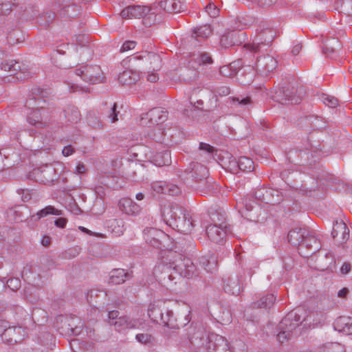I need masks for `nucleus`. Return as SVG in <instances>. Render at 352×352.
Masks as SVG:
<instances>
[{
  "label": "nucleus",
  "instance_id": "obj_1",
  "mask_svg": "<svg viewBox=\"0 0 352 352\" xmlns=\"http://www.w3.org/2000/svg\"><path fill=\"white\" fill-rule=\"evenodd\" d=\"M167 259L168 265L166 267L162 277L165 284L168 282L176 284L182 277L190 278L197 275L196 267L190 258L175 252H169Z\"/></svg>",
  "mask_w": 352,
  "mask_h": 352
},
{
  "label": "nucleus",
  "instance_id": "obj_2",
  "mask_svg": "<svg viewBox=\"0 0 352 352\" xmlns=\"http://www.w3.org/2000/svg\"><path fill=\"white\" fill-rule=\"evenodd\" d=\"M162 215L168 226L181 233H190L195 226L194 220L190 214L185 208L177 204L165 206Z\"/></svg>",
  "mask_w": 352,
  "mask_h": 352
},
{
  "label": "nucleus",
  "instance_id": "obj_3",
  "mask_svg": "<svg viewBox=\"0 0 352 352\" xmlns=\"http://www.w3.org/2000/svg\"><path fill=\"white\" fill-rule=\"evenodd\" d=\"M300 312V309L293 310L282 319L278 325L279 332L276 335L277 340L280 343L289 340L293 336L300 335V330L298 328L300 324L303 321H311V315L307 316L301 321Z\"/></svg>",
  "mask_w": 352,
  "mask_h": 352
},
{
  "label": "nucleus",
  "instance_id": "obj_4",
  "mask_svg": "<svg viewBox=\"0 0 352 352\" xmlns=\"http://www.w3.org/2000/svg\"><path fill=\"white\" fill-rule=\"evenodd\" d=\"M46 94V91H43L38 87L33 88L31 96L25 102V107L30 111V112L26 113L28 122L36 127L44 126L42 122L41 110L44 108L43 104L45 102V100L42 99L45 97Z\"/></svg>",
  "mask_w": 352,
  "mask_h": 352
},
{
  "label": "nucleus",
  "instance_id": "obj_5",
  "mask_svg": "<svg viewBox=\"0 0 352 352\" xmlns=\"http://www.w3.org/2000/svg\"><path fill=\"white\" fill-rule=\"evenodd\" d=\"M33 74L28 67H21V63L15 60L1 58V82L23 80L30 78Z\"/></svg>",
  "mask_w": 352,
  "mask_h": 352
},
{
  "label": "nucleus",
  "instance_id": "obj_6",
  "mask_svg": "<svg viewBox=\"0 0 352 352\" xmlns=\"http://www.w3.org/2000/svg\"><path fill=\"white\" fill-rule=\"evenodd\" d=\"M123 19H132L142 18L145 26L150 27L156 22V14L151 8L144 5H131L120 12Z\"/></svg>",
  "mask_w": 352,
  "mask_h": 352
},
{
  "label": "nucleus",
  "instance_id": "obj_7",
  "mask_svg": "<svg viewBox=\"0 0 352 352\" xmlns=\"http://www.w3.org/2000/svg\"><path fill=\"white\" fill-rule=\"evenodd\" d=\"M305 91L302 87H296L292 85L282 87L275 91L272 98L274 101L283 104H294L299 103L303 96Z\"/></svg>",
  "mask_w": 352,
  "mask_h": 352
},
{
  "label": "nucleus",
  "instance_id": "obj_8",
  "mask_svg": "<svg viewBox=\"0 0 352 352\" xmlns=\"http://www.w3.org/2000/svg\"><path fill=\"white\" fill-rule=\"evenodd\" d=\"M208 176V170L207 168L198 162H191L184 171L179 175L184 182L188 184L192 185V182H197L198 184H201Z\"/></svg>",
  "mask_w": 352,
  "mask_h": 352
},
{
  "label": "nucleus",
  "instance_id": "obj_9",
  "mask_svg": "<svg viewBox=\"0 0 352 352\" xmlns=\"http://www.w3.org/2000/svg\"><path fill=\"white\" fill-rule=\"evenodd\" d=\"M138 60L142 61L140 67L146 69L147 72L157 71L162 67L160 56L153 52H144L142 55L133 56L129 58V61L131 65H134Z\"/></svg>",
  "mask_w": 352,
  "mask_h": 352
},
{
  "label": "nucleus",
  "instance_id": "obj_10",
  "mask_svg": "<svg viewBox=\"0 0 352 352\" xmlns=\"http://www.w3.org/2000/svg\"><path fill=\"white\" fill-rule=\"evenodd\" d=\"M276 36V31L267 28L259 32L254 38L252 44L250 45V50L254 53L261 52L271 45Z\"/></svg>",
  "mask_w": 352,
  "mask_h": 352
},
{
  "label": "nucleus",
  "instance_id": "obj_11",
  "mask_svg": "<svg viewBox=\"0 0 352 352\" xmlns=\"http://www.w3.org/2000/svg\"><path fill=\"white\" fill-rule=\"evenodd\" d=\"M76 74L90 84L103 82V73L98 65H84L76 69Z\"/></svg>",
  "mask_w": 352,
  "mask_h": 352
},
{
  "label": "nucleus",
  "instance_id": "obj_12",
  "mask_svg": "<svg viewBox=\"0 0 352 352\" xmlns=\"http://www.w3.org/2000/svg\"><path fill=\"white\" fill-rule=\"evenodd\" d=\"M277 63V60L270 55L258 56L253 67L258 74L268 76L276 69Z\"/></svg>",
  "mask_w": 352,
  "mask_h": 352
},
{
  "label": "nucleus",
  "instance_id": "obj_13",
  "mask_svg": "<svg viewBox=\"0 0 352 352\" xmlns=\"http://www.w3.org/2000/svg\"><path fill=\"white\" fill-rule=\"evenodd\" d=\"M168 118V112L162 108H153L144 114L141 118V124L148 127L164 122Z\"/></svg>",
  "mask_w": 352,
  "mask_h": 352
},
{
  "label": "nucleus",
  "instance_id": "obj_14",
  "mask_svg": "<svg viewBox=\"0 0 352 352\" xmlns=\"http://www.w3.org/2000/svg\"><path fill=\"white\" fill-rule=\"evenodd\" d=\"M34 175L41 183L52 184L58 177L55 168L52 164H45L34 170Z\"/></svg>",
  "mask_w": 352,
  "mask_h": 352
},
{
  "label": "nucleus",
  "instance_id": "obj_15",
  "mask_svg": "<svg viewBox=\"0 0 352 352\" xmlns=\"http://www.w3.org/2000/svg\"><path fill=\"white\" fill-rule=\"evenodd\" d=\"M2 329H3V332L1 333V340L8 344L16 343L22 339L19 336L23 331L21 327H10L8 321L1 320Z\"/></svg>",
  "mask_w": 352,
  "mask_h": 352
},
{
  "label": "nucleus",
  "instance_id": "obj_16",
  "mask_svg": "<svg viewBox=\"0 0 352 352\" xmlns=\"http://www.w3.org/2000/svg\"><path fill=\"white\" fill-rule=\"evenodd\" d=\"M321 248L319 240L309 232V235L305 237L298 252L304 257H308L318 252Z\"/></svg>",
  "mask_w": 352,
  "mask_h": 352
},
{
  "label": "nucleus",
  "instance_id": "obj_17",
  "mask_svg": "<svg viewBox=\"0 0 352 352\" xmlns=\"http://www.w3.org/2000/svg\"><path fill=\"white\" fill-rule=\"evenodd\" d=\"M254 197L256 199L272 204H276L282 200L280 192L273 188L257 189L254 192Z\"/></svg>",
  "mask_w": 352,
  "mask_h": 352
},
{
  "label": "nucleus",
  "instance_id": "obj_18",
  "mask_svg": "<svg viewBox=\"0 0 352 352\" xmlns=\"http://www.w3.org/2000/svg\"><path fill=\"white\" fill-rule=\"evenodd\" d=\"M223 289L226 293L239 295L243 288L242 276L235 274L223 278Z\"/></svg>",
  "mask_w": 352,
  "mask_h": 352
},
{
  "label": "nucleus",
  "instance_id": "obj_19",
  "mask_svg": "<svg viewBox=\"0 0 352 352\" xmlns=\"http://www.w3.org/2000/svg\"><path fill=\"white\" fill-rule=\"evenodd\" d=\"M206 232L211 241L220 243L224 241L226 236L230 232V228L217 226V225H209L206 227Z\"/></svg>",
  "mask_w": 352,
  "mask_h": 352
},
{
  "label": "nucleus",
  "instance_id": "obj_20",
  "mask_svg": "<svg viewBox=\"0 0 352 352\" xmlns=\"http://www.w3.org/2000/svg\"><path fill=\"white\" fill-rule=\"evenodd\" d=\"M144 235L146 242L155 248H161L162 241L166 238L163 231L153 228L145 229Z\"/></svg>",
  "mask_w": 352,
  "mask_h": 352
},
{
  "label": "nucleus",
  "instance_id": "obj_21",
  "mask_svg": "<svg viewBox=\"0 0 352 352\" xmlns=\"http://www.w3.org/2000/svg\"><path fill=\"white\" fill-rule=\"evenodd\" d=\"M119 209L128 215H138L141 210V206L136 204L133 199L124 197L122 198L118 203Z\"/></svg>",
  "mask_w": 352,
  "mask_h": 352
},
{
  "label": "nucleus",
  "instance_id": "obj_22",
  "mask_svg": "<svg viewBox=\"0 0 352 352\" xmlns=\"http://www.w3.org/2000/svg\"><path fill=\"white\" fill-rule=\"evenodd\" d=\"M309 235V231L305 228H296L289 231L288 241L293 245L301 247L305 237Z\"/></svg>",
  "mask_w": 352,
  "mask_h": 352
},
{
  "label": "nucleus",
  "instance_id": "obj_23",
  "mask_svg": "<svg viewBox=\"0 0 352 352\" xmlns=\"http://www.w3.org/2000/svg\"><path fill=\"white\" fill-rule=\"evenodd\" d=\"M141 322L138 320L133 319L129 316H120L114 323L115 329L121 331L126 329H138Z\"/></svg>",
  "mask_w": 352,
  "mask_h": 352
},
{
  "label": "nucleus",
  "instance_id": "obj_24",
  "mask_svg": "<svg viewBox=\"0 0 352 352\" xmlns=\"http://www.w3.org/2000/svg\"><path fill=\"white\" fill-rule=\"evenodd\" d=\"M341 234V240L339 243H345L349 238V229L343 221H335L333 225L331 236L333 239Z\"/></svg>",
  "mask_w": 352,
  "mask_h": 352
},
{
  "label": "nucleus",
  "instance_id": "obj_25",
  "mask_svg": "<svg viewBox=\"0 0 352 352\" xmlns=\"http://www.w3.org/2000/svg\"><path fill=\"white\" fill-rule=\"evenodd\" d=\"M131 277V273L124 269H113L109 272V283L113 285H119L124 283Z\"/></svg>",
  "mask_w": 352,
  "mask_h": 352
},
{
  "label": "nucleus",
  "instance_id": "obj_26",
  "mask_svg": "<svg viewBox=\"0 0 352 352\" xmlns=\"http://www.w3.org/2000/svg\"><path fill=\"white\" fill-rule=\"evenodd\" d=\"M160 7L169 13L180 12L186 10V5L181 0H164L160 3Z\"/></svg>",
  "mask_w": 352,
  "mask_h": 352
},
{
  "label": "nucleus",
  "instance_id": "obj_27",
  "mask_svg": "<svg viewBox=\"0 0 352 352\" xmlns=\"http://www.w3.org/2000/svg\"><path fill=\"white\" fill-rule=\"evenodd\" d=\"M27 207L24 206H17L10 208L6 212V217L10 222H19L25 221L27 217H24L25 211H27Z\"/></svg>",
  "mask_w": 352,
  "mask_h": 352
},
{
  "label": "nucleus",
  "instance_id": "obj_28",
  "mask_svg": "<svg viewBox=\"0 0 352 352\" xmlns=\"http://www.w3.org/2000/svg\"><path fill=\"white\" fill-rule=\"evenodd\" d=\"M214 336L208 337L202 329H199L191 334L190 342L192 344L198 347L203 346L207 340H209V344H213L212 338H214ZM209 349H210V345H209Z\"/></svg>",
  "mask_w": 352,
  "mask_h": 352
},
{
  "label": "nucleus",
  "instance_id": "obj_29",
  "mask_svg": "<svg viewBox=\"0 0 352 352\" xmlns=\"http://www.w3.org/2000/svg\"><path fill=\"white\" fill-rule=\"evenodd\" d=\"M120 111H117V104L116 102H105L103 104L102 109V115L104 118L109 120L111 123H114L118 120V115Z\"/></svg>",
  "mask_w": 352,
  "mask_h": 352
},
{
  "label": "nucleus",
  "instance_id": "obj_30",
  "mask_svg": "<svg viewBox=\"0 0 352 352\" xmlns=\"http://www.w3.org/2000/svg\"><path fill=\"white\" fill-rule=\"evenodd\" d=\"M336 330L346 335L352 334V318L341 316L334 322Z\"/></svg>",
  "mask_w": 352,
  "mask_h": 352
},
{
  "label": "nucleus",
  "instance_id": "obj_31",
  "mask_svg": "<svg viewBox=\"0 0 352 352\" xmlns=\"http://www.w3.org/2000/svg\"><path fill=\"white\" fill-rule=\"evenodd\" d=\"M158 133L162 135L163 138L157 141H160L166 144L177 143V137L180 134L178 130L174 127H168L162 131L158 129Z\"/></svg>",
  "mask_w": 352,
  "mask_h": 352
},
{
  "label": "nucleus",
  "instance_id": "obj_32",
  "mask_svg": "<svg viewBox=\"0 0 352 352\" xmlns=\"http://www.w3.org/2000/svg\"><path fill=\"white\" fill-rule=\"evenodd\" d=\"M199 265L208 272H212L217 265V258L214 254L208 252L199 258Z\"/></svg>",
  "mask_w": 352,
  "mask_h": 352
},
{
  "label": "nucleus",
  "instance_id": "obj_33",
  "mask_svg": "<svg viewBox=\"0 0 352 352\" xmlns=\"http://www.w3.org/2000/svg\"><path fill=\"white\" fill-rule=\"evenodd\" d=\"M150 160L157 166H168L171 164L170 153L168 150H164L153 154Z\"/></svg>",
  "mask_w": 352,
  "mask_h": 352
},
{
  "label": "nucleus",
  "instance_id": "obj_34",
  "mask_svg": "<svg viewBox=\"0 0 352 352\" xmlns=\"http://www.w3.org/2000/svg\"><path fill=\"white\" fill-rule=\"evenodd\" d=\"M211 34L212 30L209 25H205L200 26L194 30L189 42L191 43L192 45H196V41H201V40L208 38Z\"/></svg>",
  "mask_w": 352,
  "mask_h": 352
},
{
  "label": "nucleus",
  "instance_id": "obj_35",
  "mask_svg": "<svg viewBox=\"0 0 352 352\" xmlns=\"http://www.w3.org/2000/svg\"><path fill=\"white\" fill-rule=\"evenodd\" d=\"M140 78V74L137 71L132 69L125 70L120 74L118 80L122 85H131Z\"/></svg>",
  "mask_w": 352,
  "mask_h": 352
},
{
  "label": "nucleus",
  "instance_id": "obj_36",
  "mask_svg": "<svg viewBox=\"0 0 352 352\" xmlns=\"http://www.w3.org/2000/svg\"><path fill=\"white\" fill-rule=\"evenodd\" d=\"M228 102L243 109H250L253 105V100L250 96L230 97L228 99Z\"/></svg>",
  "mask_w": 352,
  "mask_h": 352
},
{
  "label": "nucleus",
  "instance_id": "obj_37",
  "mask_svg": "<svg viewBox=\"0 0 352 352\" xmlns=\"http://www.w3.org/2000/svg\"><path fill=\"white\" fill-rule=\"evenodd\" d=\"M60 215L61 211L55 208L52 206H47L45 208L40 210L36 214L31 216L32 221H38L40 219L47 217V215Z\"/></svg>",
  "mask_w": 352,
  "mask_h": 352
},
{
  "label": "nucleus",
  "instance_id": "obj_38",
  "mask_svg": "<svg viewBox=\"0 0 352 352\" xmlns=\"http://www.w3.org/2000/svg\"><path fill=\"white\" fill-rule=\"evenodd\" d=\"M210 219L212 221V225L230 228V226L226 222V214L224 211L215 210L214 212H210Z\"/></svg>",
  "mask_w": 352,
  "mask_h": 352
},
{
  "label": "nucleus",
  "instance_id": "obj_39",
  "mask_svg": "<svg viewBox=\"0 0 352 352\" xmlns=\"http://www.w3.org/2000/svg\"><path fill=\"white\" fill-rule=\"evenodd\" d=\"M335 8L340 12L344 13L346 16L352 15V0H336Z\"/></svg>",
  "mask_w": 352,
  "mask_h": 352
},
{
  "label": "nucleus",
  "instance_id": "obj_40",
  "mask_svg": "<svg viewBox=\"0 0 352 352\" xmlns=\"http://www.w3.org/2000/svg\"><path fill=\"white\" fill-rule=\"evenodd\" d=\"M162 323L170 329H178L179 327L177 319L174 316L173 312L168 309L165 310V315L162 320Z\"/></svg>",
  "mask_w": 352,
  "mask_h": 352
},
{
  "label": "nucleus",
  "instance_id": "obj_41",
  "mask_svg": "<svg viewBox=\"0 0 352 352\" xmlns=\"http://www.w3.org/2000/svg\"><path fill=\"white\" fill-rule=\"evenodd\" d=\"M3 32H6V40L9 45H12L19 42L17 36L19 34V32L14 29V25H8L7 24L3 28Z\"/></svg>",
  "mask_w": 352,
  "mask_h": 352
},
{
  "label": "nucleus",
  "instance_id": "obj_42",
  "mask_svg": "<svg viewBox=\"0 0 352 352\" xmlns=\"http://www.w3.org/2000/svg\"><path fill=\"white\" fill-rule=\"evenodd\" d=\"M70 345L74 351L78 349L77 352H90L92 348L91 343L80 341L78 339L72 340L70 342Z\"/></svg>",
  "mask_w": 352,
  "mask_h": 352
},
{
  "label": "nucleus",
  "instance_id": "obj_43",
  "mask_svg": "<svg viewBox=\"0 0 352 352\" xmlns=\"http://www.w3.org/2000/svg\"><path fill=\"white\" fill-rule=\"evenodd\" d=\"M276 297L270 294L260 298L259 300L254 303V307L257 308H270L275 302Z\"/></svg>",
  "mask_w": 352,
  "mask_h": 352
},
{
  "label": "nucleus",
  "instance_id": "obj_44",
  "mask_svg": "<svg viewBox=\"0 0 352 352\" xmlns=\"http://www.w3.org/2000/svg\"><path fill=\"white\" fill-rule=\"evenodd\" d=\"M64 113L66 118L71 122L76 123L80 120V113L78 108L76 107H68L64 111Z\"/></svg>",
  "mask_w": 352,
  "mask_h": 352
},
{
  "label": "nucleus",
  "instance_id": "obj_45",
  "mask_svg": "<svg viewBox=\"0 0 352 352\" xmlns=\"http://www.w3.org/2000/svg\"><path fill=\"white\" fill-rule=\"evenodd\" d=\"M148 315L152 320L157 322L159 320H162L165 311H163L155 305H151L148 310Z\"/></svg>",
  "mask_w": 352,
  "mask_h": 352
},
{
  "label": "nucleus",
  "instance_id": "obj_46",
  "mask_svg": "<svg viewBox=\"0 0 352 352\" xmlns=\"http://www.w3.org/2000/svg\"><path fill=\"white\" fill-rule=\"evenodd\" d=\"M239 170L251 172L254 170L253 161L247 157H240L238 159Z\"/></svg>",
  "mask_w": 352,
  "mask_h": 352
},
{
  "label": "nucleus",
  "instance_id": "obj_47",
  "mask_svg": "<svg viewBox=\"0 0 352 352\" xmlns=\"http://www.w3.org/2000/svg\"><path fill=\"white\" fill-rule=\"evenodd\" d=\"M197 188L204 194L213 192L214 190H217V186L208 177L201 184H199Z\"/></svg>",
  "mask_w": 352,
  "mask_h": 352
},
{
  "label": "nucleus",
  "instance_id": "obj_48",
  "mask_svg": "<svg viewBox=\"0 0 352 352\" xmlns=\"http://www.w3.org/2000/svg\"><path fill=\"white\" fill-rule=\"evenodd\" d=\"M237 33L231 31L223 34L220 38V44L224 48H228L235 44L234 38L236 37Z\"/></svg>",
  "mask_w": 352,
  "mask_h": 352
},
{
  "label": "nucleus",
  "instance_id": "obj_49",
  "mask_svg": "<svg viewBox=\"0 0 352 352\" xmlns=\"http://www.w3.org/2000/svg\"><path fill=\"white\" fill-rule=\"evenodd\" d=\"M340 47V43L337 40H330L327 43L324 44L323 47V53L327 56H331L333 54L335 53L336 50Z\"/></svg>",
  "mask_w": 352,
  "mask_h": 352
},
{
  "label": "nucleus",
  "instance_id": "obj_50",
  "mask_svg": "<svg viewBox=\"0 0 352 352\" xmlns=\"http://www.w3.org/2000/svg\"><path fill=\"white\" fill-rule=\"evenodd\" d=\"M193 59L197 61L199 65H207L213 63L210 54L206 52H201L197 54H193Z\"/></svg>",
  "mask_w": 352,
  "mask_h": 352
},
{
  "label": "nucleus",
  "instance_id": "obj_51",
  "mask_svg": "<svg viewBox=\"0 0 352 352\" xmlns=\"http://www.w3.org/2000/svg\"><path fill=\"white\" fill-rule=\"evenodd\" d=\"M243 204L244 205V209L241 208L239 210L242 217H244L250 221H255V219H253L254 217L250 214V212H252L255 207L252 205L250 201H248L247 199L243 201Z\"/></svg>",
  "mask_w": 352,
  "mask_h": 352
},
{
  "label": "nucleus",
  "instance_id": "obj_52",
  "mask_svg": "<svg viewBox=\"0 0 352 352\" xmlns=\"http://www.w3.org/2000/svg\"><path fill=\"white\" fill-rule=\"evenodd\" d=\"M117 178L112 175H102L99 179L100 184L109 188H116Z\"/></svg>",
  "mask_w": 352,
  "mask_h": 352
},
{
  "label": "nucleus",
  "instance_id": "obj_53",
  "mask_svg": "<svg viewBox=\"0 0 352 352\" xmlns=\"http://www.w3.org/2000/svg\"><path fill=\"white\" fill-rule=\"evenodd\" d=\"M88 124L92 128L101 129L103 127L102 123L94 113H89L87 117Z\"/></svg>",
  "mask_w": 352,
  "mask_h": 352
},
{
  "label": "nucleus",
  "instance_id": "obj_54",
  "mask_svg": "<svg viewBox=\"0 0 352 352\" xmlns=\"http://www.w3.org/2000/svg\"><path fill=\"white\" fill-rule=\"evenodd\" d=\"M199 151L202 153V154L205 155L204 158L206 160L210 158L212 156L213 153L214 151V148L213 146L204 142L199 143Z\"/></svg>",
  "mask_w": 352,
  "mask_h": 352
},
{
  "label": "nucleus",
  "instance_id": "obj_55",
  "mask_svg": "<svg viewBox=\"0 0 352 352\" xmlns=\"http://www.w3.org/2000/svg\"><path fill=\"white\" fill-rule=\"evenodd\" d=\"M135 339L143 344H153L155 341L154 337L150 333H138L135 336Z\"/></svg>",
  "mask_w": 352,
  "mask_h": 352
},
{
  "label": "nucleus",
  "instance_id": "obj_56",
  "mask_svg": "<svg viewBox=\"0 0 352 352\" xmlns=\"http://www.w3.org/2000/svg\"><path fill=\"white\" fill-rule=\"evenodd\" d=\"M166 182L162 181L153 182L151 184V190L157 194L166 193Z\"/></svg>",
  "mask_w": 352,
  "mask_h": 352
},
{
  "label": "nucleus",
  "instance_id": "obj_57",
  "mask_svg": "<svg viewBox=\"0 0 352 352\" xmlns=\"http://www.w3.org/2000/svg\"><path fill=\"white\" fill-rule=\"evenodd\" d=\"M60 15L71 18L75 17L78 15V10L75 5H69L61 10Z\"/></svg>",
  "mask_w": 352,
  "mask_h": 352
},
{
  "label": "nucleus",
  "instance_id": "obj_58",
  "mask_svg": "<svg viewBox=\"0 0 352 352\" xmlns=\"http://www.w3.org/2000/svg\"><path fill=\"white\" fill-rule=\"evenodd\" d=\"M323 103L331 108H335L339 104L338 100L331 96L323 94L321 97Z\"/></svg>",
  "mask_w": 352,
  "mask_h": 352
},
{
  "label": "nucleus",
  "instance_id": "obj_59",
  "mask_svg": "<svg viewBox=\"0 0 352 352\" xmlns=\"http://www.w3.org/2000/svg\"><path fill=\"white\" fill-rule=\"evenodd\" d=\"M166 193L169 195H178L182 192L181 188L176 184L166 183Z\"/></svg>",
  "mask_w": 352,
  "mask_h": 352
},
{
  "label": "nucleus",
  "instance_id": "obj_60",
  "mask_svg": "<svg viewBox=\"0 0 352 352\" xmlns=\"http://www.w3.org/2000/svg\"><path fill=\"white\" fill-rule=\"evenodd\" d=\"M6 285L12 291H16L21 286V280L17 278H10L6 280Z\"/></svg>",
  "mask_w": 352,
  "mask_h": 352
},
{
  "label": "nucleus",
  "instance_id": "obj_61",
  "mask_svg": "<svg viewBox=\"0 0 352 352\" xmlns=\"http://www.w3.org/2000/svg\"><path fill=\"white\" fill-rule=\"evenodd\" d=\"M206 12L211 16V17H216L219 14V10L216 7V6L212 3H208L206 8Z\"/></svg>",
  "mask_w": 352,
  "mask_h": 352
},
{
  "label": "nucleus",
  "instance_id": "obj_62",
  "mask_svg": "<svg viewBox=\"0 0 352 352\" xmlns=\"http://www.w3.org/2000/svg\"><path fill=\"white\" fill-rule=\"evenodd\" d=\"M108 315V323L113 326V323L120 317L119 316V311L116 310L110 311L107 314Z\"/></svg>",
  "mask_w": 352,
  "mask_h": 352
},
{
  "label": "nucleus",
  "instance_id": "obj_63",
  "mask_svg": "<svg viewBox=\"0 0 352 352\" xmlns=\"http://www.w3.org/2000/svg\"><path fill=\"white\" fill-rule=\"evenodd\" d=\"M228 162V168L233 173H237L239 171L238 160L231 157Z\"/></svg>",
  "mask_w": 352,
  "mask_h": 352
},
{
  "label": "nucleus",
  "instance_id": "obj_64",
  "mask_svg": "<svg viewBox=\"0 0 352 352\" xmlns=\"http://www.w3.org/2000/svg\"><path fill=\"white\" fill-rule=\"evenodd\" d=\"M136 42L133 41H127L124 42L120 49V52H124L133 50L136 46Z\"/></svg>",
  "mask_w": 352,
  "mask_h": 352
}]
</instances>
